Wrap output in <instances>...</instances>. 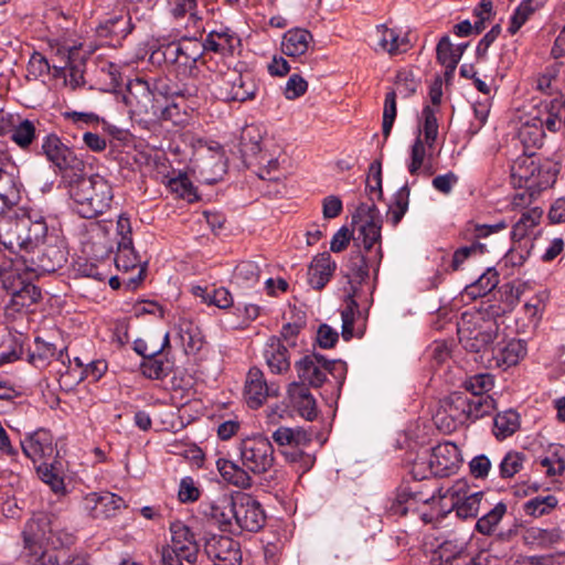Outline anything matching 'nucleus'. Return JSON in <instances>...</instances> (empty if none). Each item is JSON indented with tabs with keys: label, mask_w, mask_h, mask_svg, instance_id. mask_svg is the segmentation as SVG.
<instances>
[{
	"label": "nucleus",
	"mask_w": 565,
	"mask_h": 565,
	"mask_svg": "<svg viewBox=\"0 0 565 565\" xmlns=\"http://www.w3.org/2000/svg\"><path fill=\"white\" fill-rule=\"evenodd\" d=\"M61 186L72 200L74 211L83 218H95L110 209L113 188L100 174L86 175L85 169H81V172L66 175Z\"/></svg>",
	"instance_id": "3"
},
{
	"label": "nucleus",
	"mask_w": 565,
	"mask_h": 565,
	"mask_svg": "<svg viewBox=\"0 0 565 565\" xmlns=\"http://www.w3.org/2000/svg\"><path fill=\"white\" fill-rule=\"evenodd\" d=\"M311 41L312 35L308 30L296 28L284 34L281 51L288 56H301L308 51Z\"/></svg>",
	"instance_id": "30"
},
{
	"label": "nucleus",
	"mask_w": 565,
	"mask_h": 565,
	"mask_svg": "<svg viewBox=\"0 0 565 565\" xmlns=\"http://www.w3.org/2000/svg\"><path fill=\"white\" fill-rule=\"evenodd\" d=\"M519 428L520 415L512 408L498 413L493 419V434L500 440L512 436Z\"/></svg>",
	"instance_id": "35"
},
{
	"label": "nucleus",
	"mask_w": 565,
	"mask_h": 565,
	"mask_svg": "<svg viewBox=\"0 0 565 565\" xmlns=\"http://www.w3.org/2000/svg\"><path fill=\"white\" fill-rule=\"evenodd\" d=\"M434 465L436 477H447L457 471L461 462L460 450L451 441L440 443L428 452Z\"/></svg>",
	"instance_id": "17"
},
{
	"label": "nucleus",
	"mask_w": 565,
	"mask_h": 565,
	"mask_svg": "<svg viewBox=\"0 0 565 565\" xmlns=\"http://www.w3.org/2000/svg\"><path fill=\"white\" fill-rule=\"evenodd\" d=\"M204 168L201 171L203 181L207 184H213L222 179L226 171L225 158L221 147L214 154L211 156V160L204 162Z\"/></svg>",
	"instance_id": "43"
},
{
	"label": "nucleus",
	"mask_w": 565,
	"mask_h": 565,
	"mask_svg": "<svg viewBox=\"0 0 565 565\" xmlns=\"http://www.w3.org/2000/svg\"><path fill=\"white\" fill-rule=\"evenodd\" d=\"M558 504V500L553 494L536 495L523 504V511L526 515L540 518L551 513Z\"/></svg>",
	"instance_id": "41"
},
{
	"label": "nucleus",
	"mask_w": 565,
	"mask_h": 565,
	"mask_svg": "<svg viewBox=\"0 0 565 565\" xmlns=\"http://www.w3.org/2000/svg\"><path fill=\"white\" fill-rule=\"evenodd\" d=\"M29 234L24 239L29 243V249H34L44 243L47 235V225L42 216L33 220L29 216V224H26Z\"/></svg>",
	"instance_id": "55"
},
{
	"label": "nucleus",
	"mask_w": 565,
	"mask_h": 565,
	"mask_svg": "<svg viewBox=\"0 0 565 565\" xmlns=\"http://www.w3.org/2000/svg\"><path fill=\"white\" fill-rule=\"evenodd\" d=\"M535 9L536 8L533 6V0H523L510 19L508 32L514 35L534 13Z\"/></svg>",
	"instance_id": "58"
},
{
	"label": "nucleus",
	"mask_w": 565,
	"mask_h": 565,
	"mask_svg": "<svg viewBox=\"0 0 565 565\" xmlns=\"http://www.w3.org/2000/svg\"><path fill=\"white\" fill-rule=\"evenodd\" d=\"M337 268L329 253L315 256L308 267V284L316 290H321L329 282Z\"/></svg>",
	"instance_id": "20"
},
{
	"label": "nucleus",
	"mask_w": 565,
	"mask_h": 565,
	"mask_svg": "<svg viewBox=\"0 0 565 565\" xmlns=\"http://www.w3.org/2000/svg\"><path fill=\"white\" fill-rule=\"evenodd\" d=\"M494 385L493 376L488 373H479L469 376L463 382V387L469 396H477V394H487Z\"/></svg>",
	"instance_id": "52"
},
{
	"label": "nucleus",
	"mask_w": 565,
	"mask_h": 565,
	"mask_svg": "<svg viewBox=\"0 0 565 565\" xmlns=\"http://www.w3.org/2000/svg\"><path fill=\"white\" fill-rule=\"evenodd\" d=\"M141 373L151 380H162L170 373L169 362L151 356L143 360L140 364Z\"/></svg>",
	"instance_id": "53"
},
{
	"label": "nucleus",
	"mask_w": 565,
	"mask_h": 565,
	"mask_svg": "<svg viewBox=\"0 0 565 565\" xmlns=\"http://www.w3.org/2000/svg\"><path fill=\"white\" fill-rule=\"evenodd\" d=\"M494 408L495 402L488 394H477V396H469V422H476L484 416L490 415Z\"/></svg>",
	"instance_id": "45"
},
{
	"label": "nucleus",
	"mask_w": 565,
	"mask_h": 565,
	"mask_svg": "<svg viewBox=\"0 0 565 565\" xmlns=\"http://www.w3.org/2000/svg\"><path fill=\"white\" fill-rule=\"evenodd\" d=\"M544 137L543 124L534 117L522 124L519 129V139L526 149L541 147Z\"/></svg>",
	"instance_id": "37"
},
{
	"label": "nucleus",
	"mask_w": 565,
	"mask_h": 565,
	"mask_svg": "<svg viewBox=\"0 0 565 565\" xmlns=\"http://www.w3.org/2000/svg\"><path fill=\"white\" fill-rule=\"evenodd\" d=\"M171 544L164 545L173 554H179L189 564H194L199 556V543L193 531L181 521L170 524Z\"/></svg>",
	"instance_id": "11"
},
{
	"label": "nucleus",
	"mask_w": 565,
	"mask_h": 565,
	"mask_svg": "<svg viewBox=\"0 0 565 565\" xmlns=\"http://www.w3.org/2000/svg\"><path fill=\"white\" fill-rule=\"evenodd\" d=\"M115 264L119 270L128 271L130 269L139 268L137 276L128 279L127 285L131 288L138 286L146 271V263L141 260V257L135 250L132 241L126 243H118V250L115 257Z\"/></svg>",
	"instance_id": "19"
},
{
	"label": "nucleus",
	"mask_w": 565,
	"mask_h": 565,
	"mask_svg": "<svg viewBox=\"0 0 565 565\" xmlns=\"http://www.w3.org/2000/svg\"><path fill=\"white\" fill-rule=\"evenodd\" d=\"M21 447L24 455L34 462L51 457L54 452L52 436L45 429H40L25 437L21 441Z\"/></svg>",
	"instance_id": "23"
},
{
	"label": "nucleus",
	"mask_w": 565,
	"mask_h": 565,
	"mask_svg": "<svg viewBox=\"0 0 565 565\" xmlns=\"http://www.w3.org/2000/svg\"><path fill=\"white\" fill-rule=\"evenodd\" d=\"M135 25L129 14H120L106 19L96 31L100 38L125 39L134 30Z\"/></svg>",
	"instance_id": "32"
},
{
	"label": "nucleus",
	"mask_w": 565,
	"mask_h": 565,
	"mask_svg": "<svg viewBox=\"0 0 565 565\" xmlns=\"http://www.w3.org/2000/svg\"><path fill=\"white\" fill-rule=\"evenodd\" d=\"M383 257L381 242L375 244V250L371 249V253L362 254L361 249L355 262H352L351 270L359 282L363 281L369 277V269L371 266H379Z\"/></svg>",
	"instance_id": "36"
},
{
	"label": "nucleus",
	"mask_w": 565,
	"mask_h": 565,
	"mask_svg": "<svg viewBox=\"0 0 565 565\" xmlns=\"http://www.w3.org/2000/svg\"><path fill=\"white\" fill-rule=\"evenodd\" d=\"M523 454L516 451L508 452L500 462V476L504 479L512 478L523 468Z\"/></svg>",
	"instance_id": "62"
},
{
	"label": "nucleus",
	"mask_w": 565,
	"mask_h": 565,
	"mask_svg": "<svg viewBox=\"0 0 565 565\" xmlns=\"http://www.w3.org/2000/svg\"><path fill=\"white\" fill-rule=\"evenodd\" d=\"M24 550H41L47 545L54 550L72 543V536L61 531L51 515L34 513L23 530Z\"/></svg>",
	"instance_id": "6"
},
{
	"label": "nucleus",
	"mask_w": 565,
	"mask_h": 565,
	"mask_svg": "<svg viewBox=\"0 0 565 565\" xmlns=\"http://www.w3.org/2000/svg\"><path fill=\"white\" fill-rule=\"evenodd\" d=\"M263 358L273 374H284L290 369L291 362L288 345L276 335L268 338L266 341Z\"/></svg>",
	"instance_id": "18"
},
{
	"label": "nucleus",
	"mask_w": 565,
	"mask_h": 565,
	"mask_svg": "<svg viewBox=\"0 0 565 565\" xmlns=\"http://www.w3.org/2000/svg\"><path fill=\"white\" fill-rule=\"evenodd\" d=\"M0 244L9 252H21V238L17 233L15 220L0 221Z\"/></svg>",
	"instance_id": "48"
},
{
	"label": "nucleus",
	"mask_w": 565,
	"mask_h": 565,
	"mask_svg": "<svg viewBox=\"0 0 565 565\" xmlns=\"http://www.w3.org/2000/svg\"><path fill=\"white\" fill-rule=\"evenodd\" d=\"M220 97L225 102L245 103L253 100L258 90L257 83L249 72L228 71L222 75Z\"/></svg>",
	"instance_id": "8"
},
{
	"label": "nucleus",
	"mask_w": 565,
	"mask_h": 565,
	"mask_svg": "<svg viewBox=\"0 0 565 565\" xmlns=\"http://www.w3.org/2000/svg\"><path fill=\"white\" fill-rule=\"evenodd\" d=\"M335 365V360H327L321 354L305 355L295 363V370L301 382L298 384L316 388L321 387L327 380V373H332Z\"/></svg>",
	"instance_id": "10"
},
{
	"label": "nucleus",
	"mask_w": 565,
	"mask_h": 565,
	"mask_svg": "<svg viewBox=\"0 0 565 565\" xmlns=\"http://www.w3.org/2000/svg\"><path fill=\"white\" fill-rule=\"evenodd\" d=\"M277 394L278 386L268 384L260 369H249L245 381L244 397L250 408L260 407L268 396Z\"/></svg>",
	"instance_id": "13"
},
{
	"label": "nucleus",
	"mask_w": 565,
	"mask_h": 565,
	"mask_svg": "<svg viewBox=\"0 0 565 565\" xmlns=\"http://www.w3.org/2000/svg\"><path fill=\"white\" fill-rule=\"evenodd\" d=\"M558 169L551 162L539 164V170L535 172L534 182L531 183V190H545L552 186L556 181Z\"/></svg>",
	"instance_id": "56"
},
{
	"label": "nucleus",
	"mask_w": 565,
	"mask_h": 565,
	"mask_svg": "<svg viewBox=\"0 0 565 565\" xmlns=\"http://www.w3.org/2000/svg\"><path fill=\"white\" fill-rule=\"evenodd\" d=\"M498 333L497 321L484 318L481 312H465L458 322L459 341L470 352H483L489 355Z\"/></svg>",
	"instance_id": "5"
},
{
	"label": "nucleus",
	"mask_w": 565,
	"mask_h": 565,
	"mask_svg": "<svg viewBox=\"0 0 565 565\" xmlns=\"http://www.w3.org/2000/svg\"><path fill=\"white\" fill-rule=\"evenodd\" d=\"M184 40L180 42H171L167 45L159 47L157 51L152 52L151 60L153 62H161L171 68L174 72L179 54H181V50H183Z\"/></svg>",
	"instance_id": "50"
},
{
	"label": "nucleus",
	"mask_w": 565,
	"mask_h": 565,
	"mask_svg": "<svg viewBox=\"0 0 565 565\" xmlns=\"http://www.w3.org/2000/svg\"><path fill=\"white\" fill-rule=\"evenodd\" d=\"M232 505L233 497L223 494L215 500L202 501L200 504V513L215 522L222 531L234 532Z\"/></svg>",
	"instance_id": "16"
},
{
	"label": "nucleus",
	"mask_w": 565,
	"mask_h": 565,
	"mask_svg": "<svg viewBox=\"0 0 565 565\" xmlns=\"http://www.w3.org/2000/svg\"><path fill=\"white\" fill-rule=\"evenodd\" d=\"M202 54V46L199 42L184 40V46L183 50H181V54H179L174 73L184 77L192 76L196 70V63Z\"/></svg>",
	"instance_id": "31"
},
{
	"label": "nucleus",
	"mask_w": 565,
	"mask_h": 565,
	"mask_svg": "<svg viewBox=\"0 0 565 565\" xmlns=\"http://www.w3.org/2000/svg\"><path fill=\"white\" fill-rule=\"evenodd\" d=\"M540 162L533 154L519 157L511 166V178L514 185L531 190V183L534 182L535 172L539 170Z\"/></svg>",
	"instance_id": "27"
},
{
	"label": "nucleus",
	"mask_w": 565,
	"mask_h": 565,
	"mask_svg": "<svg viewBox=\"0 0 565 565\" xmlns=\"http://www.w3.org/2000/svg\"><path fill=\"white\" fill-rule=\"evenodd\" d=\"M238 452L241 463L224 458L216 461L223 479L235 487L250 488L253 480L249 473L263 475L274 466V447L263 435L243 439L238 445Z\"/></svg>",
	"instance_id": "2"
},
{
	"label": "nucleus",
	"mask_w": 565,
	"mask_h": 565,
	"mask_svg": "<svg viewBox=\"0 0 565 565\" xmlns=\"http://www.w3.org/2000/svg\"><path fill=\"white\" fill-rule=\"evenodd\" d=\"M125 507L121 497L111 493H88L83 500V508L93 519H108L116 514L118 510Z\"/></svg>",
	"instance_id": "15"
},
{
	"label": "nucleus",
	"mask_w": 565,
	"mask_h": 565,
	"mask_svg": "<svg viewBox=\"0 0 565 565\" xmlns=\"http://www.w3.org/2000/svg\"><path fill=\"white\" fill-rule=\"evenodd\" d=\"M23 349V335L2 330L0 334V366L20 359Z\"/></svg>",
	"instance_id": "34"
},
{
	"label": "nucleus",
	"mask_w": 565,
	"mask_h": 565,
	"mask_svg": "<svg viewBox=\"0 0 565 565\" xmlns=\"http://www.w3.org/2000/svg\"><path fill=\"white\" fill-rule=\"evenodd\" d=\"M482 499L483 492L478 491L466 495L462 500H457V502L454 503L457 516L462 520L476 518L481 508Z\"/></svg>",
	"instance_id": "46"
},
{
	"label": "nucleus",
	"mask_w": 565,
	"mask_h": 565,
	"mask_svg": "<svg viewBox=\"0 0 565 565\" xmlns=\"http://www.w3.org/2000/svg\"><path fill=\"white\" fill-rule=\"evenodd\" d=\"M526 354V343L520 339L500 342L492 347L488 358V367L509 369L516 365Z\"/></svg>",
	"instance_id": "14"
},
{
	"label": "nucleus",
	"mask_w": 565,
	"mask_h": 565,
	"mask_svg": "<svg viewBox=\"0 0 565 565\" xmlns=\"http://www.w3.org/2000/svg\"><path fill=\"white\" fill-rule=\"evenodd\" d=\"M207 551L218 561V563L227 565L242 564L239 543L228 536H214L207 543Z\"/></svg>",
	"instance_id": "22"
},
{
	"label": "nucleus",
	"mask_w": 565,
	"mask_h": 565,
	"mask_svg": "<svg viewBox=\"0 0 565 565\" xmlns=\"http://www.w3.org/2000/svg\"><path fill=\"white\" fill-rule=\"evenodd\" d=\"M540 465L545 468L546 475L554 477L565 471V448L552 446L544 456L539 459Z\"/></svg>",
	"instance_id": "39"
},
{
	"label": "nucleus",
	"mask_w": 565,
	"mask_h": 565,
	"mask_svg": "<svg viewBox=\"0 0 565 565\" xmlns=\"http://www.w3.org/2000/svg\"><path fill=\"white\" fill-rule=\"evenodd\" d=\"M366 191L372 201L374 195L377 198L382 196V164L379 160H375L370 164L369 175L366 179Z\"/></svg>",
	"instance_id": "64"
},
{
	"label": "nucleus",
	"mask_w": 565,
	"mask_h": 565,
	"mask_svg": "<svg viewBox=\"0 0 565 565\" xmlns=\"http://www.w3.org/2000/svg\"><path fill=\"white\" fill-rule=\"evenodd\" d=\"M376 50L388 53L390 55L406 52L409 47L408 40L401 36L394 29L386 25H377L375 30Z\"/></svg>",
	"instance_id": "28"
},
{
	"label": "nucleus",
	"mask_w": 565,
	"mask_h": 565,
	"mask_svg": "<svg viewBox=\"0 0 565 565\" xmlns=\"http://www.w3.org/2000/svg\"><path fill=\"white\" fill-rule=\"evenodd\" d=\"M542 216L543 210L541 207H533L523 212L512 227L511 238L513 241L523 239L540 223Z\"/></svg>",
	"instance_id": "38"
},
{
	"label": "nucleus",
	"mask_w": 565,
	"mask_h": 565,
	"mask_svg": "<svg viewBox=\"0 0 565 565\" xmlns=\"http://www.w3.org/2000/svg\"><path fill=\"white\" fill-rule=\"evenodd\" d=\"M396 115H397L396 93L394 90H390L388 93H386V96H385L384 109H383V121H382V132H383L385 140L391 135Z\"/></svg>",
	"instance_id": "59"
},
{
	"label": "nucleus",
	"mask_w": 565,
	"mask_h": 565,
	"mask_svg": "<svg viewBox=\"0 0 565 565\" xmlns=\"http://www.w3.org/2000/svg\"><path fill=\"white\" fill-rule=\"evenodd\" d=\"M355 218L361 222L355 230L350 231L347 226H342L333 235L330 243L331 252H343L352 239L355 247L363 248L365 253H371L375 244L381 242L382 220L373 202L361 203L356 209V214L353 215L354 221Z\"/></svg>",
	"instance_id": "4"
},
{
	"label": "nucleus",
	"mask_w": 565,
	"mask_h": 565,
	"mask_svg": "<svg viewBox=\"0 0 565 565\" xmlns=\"http://www.w3.org/2000/svg\"><path fill=\"white\" fill-rule=\"evenodd\" d=\"M447 412L459 424L469 422V395L465 392H454L447 399Z\"/></svg>",
	"instance_id": "42"
},
{
	"label": "nucleus",
	"mask_w": 565,
	"mask_h": 565,
	"mask_svg": "<svg viewBox=\"0 0 565 565\" xmlns=\"http://www.w3.org/2000/svg\"><path fill=\"white\" fill-rule=\"evenodd\" d=\"M409 190L406 185L402 186L395 194L392 205L388 207L387 217L393 226H396L405 215L408 209Z\"/></svg>",
	"instance_id": "51"
},
{
	"label": "nucleus",
	"mask_w": 565,
	"mask_h": 565,
	"mask_svg": "<svg viewBox=\"0 0 565 565\" xmlns=\"http://www.w3.org/2000/svg\"><path fill=\"white\" fill-rule=\"evenodd\" d=\"M262 135L257 127L246 126L241 135V151L243 154H256L260 151Z\"/></svg>",
	"instance_id": "60"
},
{
	"label": "nucleus",
	"mask_w": 565,
	"mask_h": 565,
	"mask_svg": "<svg viewBox=\"0 0 565 565\" xmlns=\"http://www.w3.org/2000/svg\"><path fill=\"white\" fill-rule=\"evenodd\" d=\"M271 438L279 447L294 450L308 446L312 441L313 433L303 427L280 426L271 434Z\"/></svg>",
	"instance_id": "24"
},
{
	"label": "nucleus",
	"mask_w": 565,
	"mask_h": 565,
	"mask_svg": "<svg viewBox=\"0 0 565 565\" xmlns=\"http://www.w3.org/2000/svg\"><path fill=\"white\" fill-rule=\"evenodd\" d=\"M436 469L435 465L428 454V451L418 455L415 461L413 462L411 475L414 481L428 480L430 477L435 476Z\"/></svg>",
	"instance_id": "54"
},
{
	"label": "nucleus",
	"mask_w": 565,
	"mask_h": 565,
	"mask_svg": "<svg viewBox=\"0 0 565 565\" xmlns=\"http://www.w3.org/2000/svg\"><path fill=\"white\" fill-rule=\"evenodd\" d=\"M36 138L35 122L30 119H19L11 140L23 150H28Z\"/></svg>",
	"instance_id": "44"
},
{
	"label": "nucleus",
	"mask_w": 565,
	"mask_h": 565,
	"mask_svg": "<svg viewBox=\"0 0 565 565\" xmlns=\"http://www.w3.org/2000/svg\"><path fill=\"white\" fill-rule=\"evenodd\" d=\"M164 8L173 21L186 19L189 24L196 26L203 19L199 11V0H164Z\"/></svg>",
	"instance_id": "26"
},
{
	"label": "nucleus",
	"mask_w": 565,
	"mask_h": 565,
	"mask_svg": "<svg viewBox=\"0 0 565 565\" xmlns=\"http://www.w3.org/2000/svg\"><path fill=\"white\" fill-rule=\"evenodd\" d=\"M32 271L20 259H9L0 265V280L8 292L31 281Z\"/></svg>",
	"instance_id": "21"
},
{
	"label": "nucleus",
	"mask_w": 565,
	"mask_h": 565,
	"mask_svg": "<svg viewBox=\"0 0 565 565\" xmlns=\"http://www.w3.org/2000/svg\"><path fill=\"white\" fill-rule=\"evenodd\" d=\"M355 289L345 297V308L341 311L342 319V338L349 341L353 338V326L355 313L359 312V305L354 298Z\"/></svg>",
	"instance_id": "47"
},
{
	"label": "nucleus",
	"mask_w": 565,
	"mask_h": 565,
	"mask_svg": "<svg viewBox=\"0 0 565 565\" xmlns=\"http://www.w3.org/2000/svg\"><path fill=\"white\" fill-rule=\"evenodd\" d=\"M289 395L301 417L307 420H313L317 417V403L307 386L292 383L289 387Z\"/></svg>",
	"instance_id": "29"
},
{
	"label": "nucleus",
	"mask_w": 565,
	"mask_h": 565,
	"mask_svg": "<svg viewBox=\"0 0 565 565\" xmlns=\"http://www.w3.org/2000/svg\"><path fill=\"white\" fill-rule=\"evenodd\" d=\"M441 488L434 484L428 488L427 484L419 486L417 483L408 486L396 494L395 501L392 503L391 511L394 514L405 515L407 511L414 508L416 503H430L437 495L443 498Z\"/></svg>",
	"instance_id": "12"
},
{
	"label": "nucleus",
	"mask_w": 565,
	"mask_h": 565,
	"mask_svg": "<svg viewBox=\"0 0 565 565\" xmlns=\"http://www.w3.org/2000/svg\"><path fill=\"white\" fill-rule=\"evenodd\" d=\"M260 268L253 260L241 262L234 269V282L242 288H250L259 280Z\"/></svg>",
	"instance_id": "40"
},
{
	"label": "nucleus",
	"mask_w": 565,
	"mask_h": 565,
	"mask_svg": "<svg viewBox=\"0 0 565 565\" xmlns=\"http://www.w3.org/2000/svg\"><path fill=\"white\" fill-rule=\"evenodd\" d=\"M169 188L171 192L190 203L199 199L195 188L185 174H180L178 178L171 179L169 181Z\"/></svg>",
	"instance_id": "57"
},
{
	"label": "nucleus",
	"mask_w": 565,
	"mask_h": 565,
	"mask_svg": "<svg viewBox=\"0 0 565 565\" xmlns=\"http://www.w3.org/2000/svg\"><path fill=\"white\" fill-rule=\"evenodd\" d=\"M54 51L53 68L61 73L66 71L67 66L74 63L78 55V49L76 46L57 45L52 47Z\"/></svg>",
	"instance_id": "61"
},
{
	"label": "nucleus",
	"mask_w": 565,
	"mask_h": 565,
	"mask_svg": "<svg viewBox=\"0 0 565 565\" xmlns=\"http://www.w3.org/2000/svg\"><path fill=\"white\" fill-rule=\"evenodd\" d=\"M499 284V275L494 268H488L476 281L467 285L462 297L471 300L487 296Z\"/></svg>",
	"instance_id": "33"
},
{
	"label": "nucleus",
	"mask_w": 565,
	"mask_h": 565,
	"mask_svg": "<svg viewBox=\"0 0 565 565\" xmlns=\"http://www.w3.org/2000/svg\"><path fill=\"white\" fill-rule=\"evenodd\" d=\"M194 81L183 84L171 83L159 78L152 84L142 78L130 81L122 99L131 116L147 124L158 122V109L163 97H181L189 99L198 95Z\"/></svg>",
	"instance_id": "1"
},
{
	"label": "nucleus",
	"mask_w": 565,
	"mask_h": 565,
	"mask_svg": "<svg viewBox=\"0 0 565 565\" xmlns=\"http://www.w3.org/2000/svg\"><path fill=\"white\" fill-rule=\"evenodd\" d=\"M38 475L54 493L63 494L65 492L64 479L54 471L53 467L42 463L38 467Z\"/></svg>",
	"instance_id": "63"
},
{
	"label": "nucleus",
	"mask_w": 565,
	"mask_h": 565,
	"mask_svg": "<svg viewBox=\"0 0 565 565\" xmlns=\"http://www.w3.org/2000/svg\"><path fill=\"white\" fill-rule=\"evenodd\" d=\"M232 510L235 525L242 531L258 532L266 523L262 504L247 493L233 497Z\"/></svg>",
	"instance_id": "9"
},
{
	"label": "nucleus",
	"mask_w": 565,
	"mask_h": 565,
	"mask_svg": "<svg viewBox=\"0 0 565 565\" xmlns=\"http://www.w3.org/2000/svg\"><path fill=\"white\" fill-rule=\"evenodd\" d=\"M507 512V505L503 502L497 503L490 511L481 516L476 523V530L484 535H490L495 526L502 520Z\"/></svg>",
	"instance_id": "49"
},
{
	"label": "nucleus",
	"mask_w": 565,
	"mask_h": 565,
	"mask_svg": "<svg viewBox=\"0 0 565 565\" xmlns=\"http://www.w3.org/2000/svg\"><path fill=\"white\" fill-rule=\"evenodd\" d=\"M10 294L11 299L6 306V315L8 317H14L15 313L28 310L41 298V290L31 281L20 288L10 291Z\"/></svg>",
	"instance_id": "25"
},
{
	"label": "nucleus",
	"mask_w": 565,
	"mask_h": 565,
	"mask_svg": "<svg viewBox=\"0 0 565 565\" xmlns=\"http://www.w3.org/2000/svg\"><path fill=\"white\" fill-rule=\"evenodd\" d=\"M38 154H42L61 174V183L65 182L66 175H73L85 169L84 161L78 158L75 151L65 145L56 134H47L43 137L41 150Z\"/></svg>",
	"instance_id": "7"
}]
</instances>
